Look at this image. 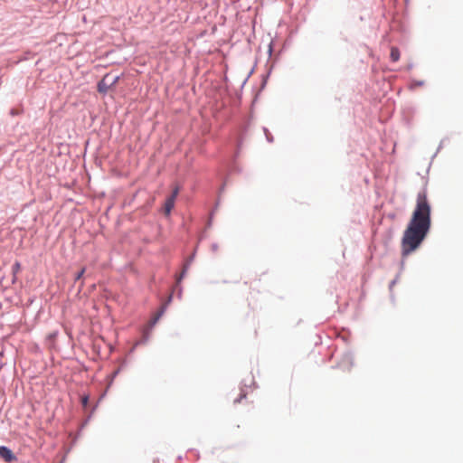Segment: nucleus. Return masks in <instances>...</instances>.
Masks as SVG:
<instances>
[{"mask_svg": "<svg viewBox=\"0 0 463 463\" xmlns=\"http://www.w3.org/2000/svg\"><path fill=\"white\" fill-rule=\"evenodd\" d=\"M0 458L8 463L16 460V457L13 451L5 446H0Z\"/></svg>", "mask_w": 463, "mask_h": 463, "instance_id": "nucleus-3", "label": "nucleus"}, {"mask_svg": "<svg viewBox=\"0 0 463 463\" xmlns=\"http://www.w3.org/2000/svg\"><path fill=\"white\" fill-rule=\"evenodd\" d=\"M269 53H271V52H272L271 46H269Z\"/></svg>", "mask_w": 463, "mask_h": 463, "instance_id": "nucleus-26", "label": "nucleus"}, {"mask_svg": "<svg viewBox=\"0 0 463 463\" xmlns=\"http://www.w3.org/2000/svg\"><path fill=\"white\" fill-rule=\"evenodd\" d=\"M118 373V371L114 372L111 376H117Z\"/></svg>", "mask_w": 463, "mask_h": 463, "instance_id": "nucleus-24", "label": "nucleus"}, {"mask_svg": "<svg viewBox=\"0 0 463 463\" xmlns=\"http://www.w3.org/2000/svg\"><path fill=\"white\" fill-rule=\"evenodd\" d=\"M119 79V75L112 77L110 73H106L97 84L98 91L103 95L107 94L109 90L118 82Z\"/></svg>", "mask_w": 463, "mask_h": 463, "instance_id": "nucleus-2", "label": "nucleus"}, {"mask_svg": "<svg viewBox=\"0 0 463 463\" xmlns=\"http://www.w3.org/2000/svg\"><path fill=\"white\" fill-rule=\"evenodd\" d=\"M430 226L431 206L427 198L426 189H422L417 194L415 209L402 239L403 256L409 255L420 247L428 235Z\"/></svg>", "mask_w": 463, "mask_h": 463, "instance_id": "nucleus-1", "label": "nucleus"}, {"mask_svg": "<svg viewBox=\"0 0 463 463\" xmlns=\"http://www.w3.org/2000/svg\"><path fill=\"white\" fill-rule=\"evenodd\" d=\"M85 272V268L81 269L76 275H75V282L78 281L82 278Z\"/></svg>", "mask_w": 463, "mask_h": 463, "instance_id": "nucleus-13", "label": "nucleus"}, {"mask_svg": "<svg viewBox=\"0 0 463 463\" xmlns=\"http://www.w3.org/2000/svg\"><path fill=\"white\" fill-rule=\"evenodd\" d=\"M159 318H160L159 316L156 315L155 317H153L151 319V321L149 323V328H148L149 330H150V328H152L157 323Z\"/></svg>", "mask_w": 463, "mask_h": 463, "instance_id": "nucleus-12", "label": "nucleus"}, {"mask_svg": "<svg viewBox=\"0 0 463 463\" xmlns=\"http://www.w3.org/2000/svg\"><path fill=\"white\" fill-rule=\"evenodd\" d=\"M150 338V332L149 329H146L142 333L141 338L136 343L135 346L140 345H146Z\"/></svg>", "mask_w": 463, "mask_h": 463, "instance_id": "nucleus-4", "label": "nucleus"}, {"mask_svg": "<svg viewBox=\"0 0 463 463\" xmlns=\"http://www.w3.org/2000/svg\"><path fill=\"white\" fill-rule=\"evenodd\" d=\"M187 270H188V265H184L181 274L176 278L177 284H179L182 281V279L185 277Z\"/></svg>", "mask_w": 463, "mask_h": 463, "instance_id": "nucleus-7", "label": "nucleus"}, {"mask_svg": "<svg viewBox=\"0 0 463 463\" xmlns=\"http://www.w3.org/2000/svg\"><path fill=\"white\" fill-rule=\"evenodd\" d=\"M412 68H413V64H412V63H411V64H409V65L407 66V71H411Z\"/></svg>", "mask_w": 463, "mask_h": 463, "instance_id": "nucleus-21", "label": "nucleus"}, {"mask_svg": "<svg viewBox=\"0 0 463 463\" xmlns=\"http://www.w3.org/2000/svg\"><path fill=\"white\" fill-rule=\"evenodd\" d=\"M88 401H89V397L88 396H83L81 398V402H82V405L83 406H86L88 404Z\"/></svg>", "mask_w": 463, "mask_h": 463, "instance_id": "nucleus-18", "label": "nucleus"}, {"mask_svg": "<svg viewBox=\"0 0 463 463\" xmlns=\"http://www.w3.org/2000/svg\"><path fill=\"white\" fill-rule=\"evenodd\" d=\"M424 85V81L423 80H414L411 85V89H414L415 87H420V86H423Z\"/></svg>", "mask_w": 463, "mask_h": 463, "instance_id": "nucleus-11", "label": "nucleus"}, {"mask_svg": "<svg viewBox=\"0 0 463 463\" xmlns=\"http://www.w3.org/2000/svg\"><path fill=\"white\" fill-rule=\"evenodd\" d=\"M211 247H212V250L213 251H214V252L217 251V250H218V244L217 243H213Z\"/></svg>", "mask_w": 463, "mask_h": 463, "instance_id": "nucleus-19", "label": "nucleus"}, {"mask_svg": "<svg viewBox=\"0 0 463 463\" xmlns=\"http://www.w3.org/2000/svg\"><path fill=\"white\" fill-rule=\"evenodd\" d=\"M12 269H13V273L14 275H15L16 272H18L20 269H21V265L18 261H16L13 267H12ZM15 280V276H14V279H13V282H14Z\"/></svg>", "mask_w": 463, "mask_h": 463, "instance_id": "nucleus-9", "label": "nucleus"}, {"mask_svg": "<svg viewBox=\"0 0 463 463\" xmlns=\"http://www.w3.org/2000/svg\"><path fill=\"white\" fill-rule=\"evenodd\" d=\"M224 190V184L221 187V192Z\"/></svg>", "mask_w": 463, "mask_h": 463, "instance_id": "nucleus-25", "label": "nucleus"}, {"mask_svg": "<svg viewBox=\"0 0 463 463\" xmlns=\"http://www.w3.org/2000/svg\"><path fill=\"white\" fill-rule=\"evenodd\" d=\"M174 206H175V201H173L172 198H166V200L165 202V213L167 215L170 214Z\"/></svg>", "mask_w": 463, "mask_h": 463, "instance_id": "nucleus-5", "label": "nucleus"}, {"mask_svg": "<svg viewBox=\"0 0 463 463\" xmlns=\"http://www.w3.org/2000/svg\"><path fill=\"white\" fill-rule=\"evenodd\" d=\"M345 359L348 362L349 365L353 364V363H352L353 356L351 354H345Z\"/></svg>", "mask_w": 463, "mask_h": 463, "instance_id": "nucleus-17", "label": "nucleus"}, {"mask_svg": "<svg viewBox=\"0 0 463 463\" xmlns=\"http://www.w3.org/2000/svg\"><path fill=\"white\" fill-rule=\"evenodd\" d=\"M391 60L392 61H397L400 59V50L396 46H392L391 48V53H390Z\"/></svg>", "mask_w": 463, "mask_h": 463, "instance_id": "nucleus-6", "label": "nucleus"}, {"mask_svg": "<svg viewBox=\"0 0 463 463\" xmlns=\"http://www.w3.org/2000/svg\"><path fill=\"white\" fill-rule=\"evenodd\" d=\"M178 193H179L178 188H175L173 190L172 194L167 198H172L173 201H175V198H176Z\"/></svg>", "mask_w": 463, "mask_h": 463, "instance_id": "nucleus-14", "label": "nucleus"}, {"mask_svg": "<svg viewBox=\"0 0 463 463\" xmlns=\"http://www.w3.org/2000/svg\"><path fill=\"white\" fill-rule=\"evenodd\" d=\"M178 193H179L178 188H175L173 190L172 194L167 198H172L173 201H175V198H176Z\"/></svg>", "mask_w": 463, "mask_h": 463, "instance_id": "nucleus-15", "label": "nucleus"}, {"mask_svg": "<svg viewBox=\"0 0 463 463\" xmlns=\"http://www.w3.org/2000/svg\"><path fill=\"white\" fill-rule=\"evenodd\" d=\"M172 300V295L169 296L168 298V300L167 302L165 303V305H164L163 307H161L160 310L157 312V316H159V317H161L163 316V314L165 313V308H166V305Z\"/></svg>", "mask_w": 463, "mask_h": 463, "instance_id": "nucleus-8", "label": "nucleus"}, {"mask_svg": "<svg viewBox=\"0 0 463 463\" xmlns=\"http://www.w3.org/2000/svg\"><path fill=\"white\" fill-rule=\"evenodd\" d=\"M10 114H11L12 116H16V115H18V114H19V112H18L16 109H12L10 110Z\"/></svg>", "mask_w": 463, "mask_h": 463, "instance_id": "nucleus-20", "label": "nucleus"}, {"mask_svg": "<svg viewBox=\"0 0 463 463\" xmlns=\"http://www.w3.org/2000/svg\"><path fill=\"white\" fill-rule=\"evenodd\" d=\"M263 131H264V134L266 136L267 141L269 142V143H272L273 142V137L270 134V132L269 131V129L267 128H263Z\"/></svg>", "mask_w": 463, "mask_h": 463, "instance_id": "nucleus-10", "label": "nucleus"}, {"mask_svg": "<svg viewBox=\"0 0 463 463\" xmlns=\"http://www.w3.org/2000/svg\"><path fill=\"white\" fill-rule=\"evenodd\" d=\"M395 282H396V280H395V279H394V280H392V281H391V283H390V288H392V286H394Z\"/></svg>", "mask_w": 463, "mask_h": 463, "instance_id": "nucleus-22", "label": "nucleus"}, {"mask_svg": "<svg viewBox=\"0 0 463 463\" xmlns=\"http://www.w3.org/2000/svg\"><path fill=\"white\" fill-rule=\"evenodd\" d=\"M211 224H212V220L210 219V221L208 222L207 226H208V227H210V226H211Z\"/></svg>", "mask_w": 463, "mask_h": 463, "instance_id": "nucleus-23", "label": "nucleus"}, {"mask_svg": "<svg viewBox=\"0 0 463 463\" xmlns=\"http://www.w3.org/2000/svg\"><path fill=\"white\" fill-rule=\"evenodd\" d=\"M195 256V252H194L185 261L184 265H188V268L190 267L191 263L193 262Z\"/></svg>", "mask_w": 463, "mask_h": 463, "instance_id": "nucleus-16", "label": "nucleus"}]
</instances>
